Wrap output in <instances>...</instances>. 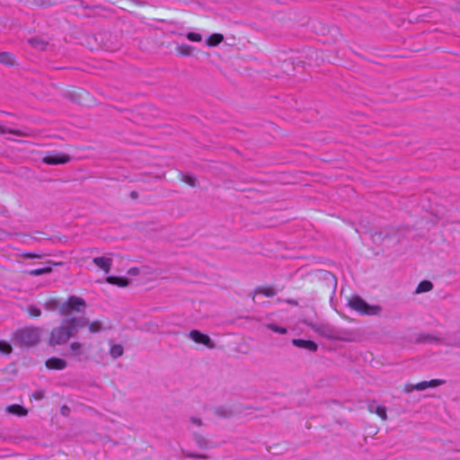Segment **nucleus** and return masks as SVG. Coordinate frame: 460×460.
<instances>
[{
  "label": "nucleus",
  "instance_id": "obj_1",
  "mask_svg": "<svg viewBox=\"0 0 460 460\" xmlns=\"http://www.w3.org/2000/svg\"><path fill=\"white\" fill-rule=\"evenodd\" d=\"M87 318L71 317L65 319L60 326L54 328L49 335V345H64L71 337H75L79 329L85 327Z\"/></svg>",
  "mask_w": 460,
  "mask_h": 460
},
{
  "label": "nucleus",
  "instance_id": "obj_2",
  "mask_svg": "<svg viewBox=\"0 0 460 460\" xmlns=\"http://www.w3.org/2000/svg\"><path fill=\"white\" fill-rule=\"evenodd\" d=\"M40 328L28 326L17 330L13 333V339L23 345H34L40 341Z\"/></svg>",
  "mask_w": 460,
  "mask_h": 460
},
{
  "label": "nucleus",
  "instance_id": "obj_3",
  "mask_svg": "<svg viewBox=\"0 0 460 460\" xmlns=\"http://www.w3.org/2000/svg\"><path fill=\"white\" fill-rule=\"evenodd\" d=\"M86 308V302L82 297L76 296H71L68 299L63 303L58 312L60 315L68 316L72 313H83Z\"/></svg>",
  "mask_w": 460,
  "mask_h": 460
},
{
  "label": "nucleus",
  "instance_id": "obj_4",
  "mask_svg": "<svg viewBox=\"0 0 460 460\" xmlns=\"http://www.w3.org/2000/svg\"><path fill=\"white\" fill-rule=\"evenodd\" d=\"M349 305L355 311L367 315H374L380 312L379 306L370 305L359 296H353L349 301Z\"/></svg>",
  "mask_w": 460,
  "mask_h": 460
},
{
  "label": "nucleus",
  "instance_id": "obj_5",
  "mask_svg": "<svg viewBox=\"0 0 460 460\" xmlns=\"http://www.w3.org/2000/svg\"><path fill=\"white\" fill-rule=\"evenodd\" d=\"M71 160L70 155L60 151L49 152L43 158L42 162L47 164H65Z\"/></svg>",
  "mask_w": 460,
  "mask_h": 460
},
{
  "label": "nucleus",
  "instance_id": "obj_6",
  "mask_svg": "<svg viewBox=\"0 0 460 460\" xmlns=\"http://www.w3.org/2000/svg\"><path fill=\"white\" fill-rule=\"evenodd\" d=\"M445 384V380L432 379L430 381H422L414 385H407L404 388L406 393H411L412 390L423 391L427 388H433Z\"/></svg>",
  "mask_w": 460,
  "mask_h": 460
},
{
  "label": "nucleus",
  "instance_id": "obj_7",
  "mask_svg": "<svg viewBox=\"0 0 460 460\" xmlns=\"http://www.w3.org/2000/svg\"><path fill=\"white\" fill-rule=\"evenodd\" d=\"M189 337L196 343L204 344L209 349L214 348V343L212 342L210 338L208 335L201 333L197 330L191 331L189 334Z\"/></svg>",
  "mask_w": 460,
  "mask_h": 460
},
{
  "label": "nucleus",
  "instance_id": "obj_8",
  "mask_svg": "<svg viewBox=\"0 0 460 460\" xmlns=\"http://www.w3.org/2000/svg\"><path fill=\"white\" fill-rule=\"evenodd\" d=\"M93 263L102 270L106 274H108L111 270L112 265V259L108 257H95L93 260Z\"/></svg>",
  "mask_w": 460,
  "mask_h": 460
},
{
  "label": "nucleus",
  "instance_id": "obj_9",
  "mask_svg": "<svg viewBox=\"0 0 460 460\" xmlns=\"http://www.w3.org/2000/svg\"><path fill=\"white\" fill-rule=\"evenodd\" d=\"M66 361L59 358H50L46 361L49 369L62 370L66 367Z\"/></svg>",
  "mask_w": 460,
  "mask_h": 460
},
{
  "label": "nucleus",
  "instance_id": "obj_10",
  "mask_svg": "<svg viewBox=\"0 0 460 460\" xmlns=\"http://www.w3.org/2000/svg\"><path fill=\"white\" fill-rule=\"evenodd\" d=\"M292 343L298 348L306 349L310 351H315L317 349V345L312 341H305L301 339H295L292 341Z\"/></svg>",
  "mask_w": 460,
  "mask_h": 460
},
{
  "label": "nucleus",
  "instance_id": "obj_11",
  "mask_svg": "<svg viewBox=\"0 0 460 460\" xmlns=\"http://www.w3.org/2000/svg\"><path fill=\"white\" fill-rule=\"evenodd\" d=\"M0 133L1 134H13L19 137H29L31 136V131L30 130H21V129H10L4 126L0 125Z\"/></svg>",
  "mask_w": 460,
  "mask_h": 460
},
{
  "label": "nucleus",
  "instance_id": "obj_12",
  "mask_svg": "<svg viewBox=\"0 0 460 460\" xmlns=\"http://www.w3.org/2000/svg\"><path fill=\"white\" fill-rule=\"evenodd\" d=\"M106 282L111 285H116L124 288L128 285V279L126 278L109 276L106 278Z\"/></svg>",
  "mask_w": 460,
  "mask_h": 460
},
{
  "label": "nucleus",
  "instance_id": "obj_13",
  "mask_svg": "<svg viewBox=\"0 0 460 460\" xmlns=\"http://www.w3.org/2000/svg\"><path fill=\"white\" fill-rule=\"evenodd\" d=\"M69 348L72 355L81 359V356L84 355L83 344L78 341H74L70 344Z\"/></svg>",
  "mask_w": 460,
  "mask_h": 460
},
{
  "label": "nucleus",
  "instance_id": "obj_14",
  "mask_svg": "<svg viewBox=\"0 0 460 460\" xmlns=\"http://www.w3.org/2000/svg\"><path fill=\"white\" fill-rule=\"evenodd\" d=\"M6 411L17 416H25L28 413V411L19 404H13L7 407Z\"/></svg>",
  "mask_w": 460,
  "mask_h": 460
},
{
  "label": "nucleus",
  "instance_id": "obj_15",
  "mask_svg": "<svg viewBox=\"0 0 460 460\" xmlns=\"http://www.w3.org/2000/svg\"><path fill=\"white\" fill-rule=\"evenodd\" d=\"M276 290L272 287H259L254 290V296L261 294L267 297H271L276 295Z\"/></svg>",
  "mask_w": 460,
  "mask_h": 460
},
{
  "label": "nucleus",
  "instance_id": "obj_16",
  "mask_svg": "<svg viewBox=\"0 0 460 460\" xmlns=\"http://www.w3.org/2000/svg\"><path fill=\"white\" fill-rule=\"evenodd\" d=\"M88 327V330L91 333H98L100 332L103 326H102V323L101 321H93V322H89L87 320V324L85 325Z\"/></svg>",
  "mask_w": 460,
  "mask_h": 460
},
{
  "label": "nucleus",
  "instance_id": "obj_17",
  "mask_svg": "<svg viewBox=\"0 0 460 460\" xmlns=\"http://www.w3.org/2000/svg\"><path fill=\"white\" fill-rule=\"evenodd\" d=\"M432 288H433V285L430 281L423 280L418 285L415 292L417 294L428 292V291H430L432 289Z\"/></svg>",
  "mask_w": 460,
  "mask_h": 460
},
{
  "label": "nucleus",
  "instance_id": "obj_18",
  "mask_svg": "<svg viewBox=\"0 0 460 460\" xmlns=\"http://www.w3.org/2000/svg\"><path fill=\"white\" fill-rule=\"evenodd\" d=\"M124 349L120 344H114L111 347L110 354L113 358L122 356Z\"/></svg>",
  "mask_w": 460,
  "mask_h": 460
},
{
  "label": "nucleus",
  "instance_id": "obj_19",
  "mask_svg": "<svg viewBox=\"0 0 460 460\" xmlns=\"http://www.w3.org/2000/svg\"><path fill=\"white\" fill-rule=\"evenodd\" d=\"M223 35L215 33L212 34L207 40L208 46H217L223 40Z\"/></svg>",
  "mask_w": 460,
  "mask_h": 460
},
{
  "label": "nucleus",
  "instance_id": "obj_20",
  "mask_svg": "<svg viewBox=\"0 0 460 460\" xmlns=\"http://www.w3.org/2000/svg\"><path fill=\"white\" fill-rule=\"evenodd\" d=\"M51 270H52L51 267H43V268L31 270L28 271V273L31 276H40V275L49 273V272H51Z\"/></svg>",
  "mask_w": 460,
  "mask_h": 460
},
{
  "label": "nucleus",
  "instance_id": "obj_21",
  "mask_svg": "<svg viewBox=\"0 0 460 460\" xmlns=\"http://www.w3.org/2000/svg\"><path fill=\"white\" fill-rule=\"evenodd\" d=\"M369 409L371 411H375L382 420H386V411L384 406H374L370 405Z\"/></svg>",
  "mask_w": 460,
  "mask_h": 460
},
{
  "label": "nucleus",
  "instance_id": "obj_22",
  "mask_svg": "<svg viewBox=\"0 0 460 460\" xmlns=\"http://www.w3.org/2000/svg\"><path fill=\"white\" fill-rule=\"evenodd\" d=\"M0 62L5 65H13L14 63V59L13 55L7 52L0 53Z\"/></svg>",
  "mask_w": 460,
  "mask_h": 460
},
{
  "label": "nucleus",
  "instance_id": "obj_23",
  "mask_svg": "<svg viewBox=\"0 0 460 460\" xmlns=\"http://www.w3.org/2000/svg\"><path fill=\"white\" fill-rule=\"evenodd\" d=\"M267 328L270 329V331L279 333V334L287 333V329L285 327L279 326L275 323L267 324Z\"/></svg>",
  "mask_w": 460,
  "mask_h": 460
},
{
  "label": "nucleus",
  "instance_id": "obj_24",
  "mask_svg": "<svg viewBox=\"0 0 460 460\" xmlns=\"http://www.w3.org/2000/svg\"><path fill=\"white\" fill-rule=\"evenodd\" d=\"M12 346L8 342L0 341V352L2 354L8 355L12 352Z\"/></svg>",
  "mask_w": 460,
  "mask_h": 460
},
{
  "label": "nucleus",
  "instance_id": "obj_25",
  "mask_svg": "<svg viewBox=\"0 0 460 460\" xmlns=\"http://www.w3.org/2000/svg\"><path fill=\"white\" fill-rule=\"evenodd\" d=\"M187 38H188V40H190L191 41H197V42H199L202 40L201 35L199 33H196V32H189L187 34Z\"/></svg>",
  "mask_w": 460,
  "mask_h": 460
},
{
  "label": "nucleus",
  "instance_id": "obj_26",
  "mask_svg": "<svg viewBox=\"0 0 460 460\" xmlns=\"http://www.w3.org/2000/svg\"><path fill=\"white\" fill-rule=\"evenodd\" d=\"M190 47L187 45H181L179 47V51L181 54L188 56L190 54Z\"/></svg>",
  "mask_w": 460,
  "mask_h": 460
},
{
  "label": "nucleus",
  "instance_id": "obj_27",
  "mask_svg": "<svg viewBox=\"0 0 460 460\" xmlns=\"http://www.w3.org/2000/svg\"><path fill=\"white\" fill-rule=\"evenodd\" d=\"M29 313L31 315L34 316V317H38L41 314V311L40 309H39L38 307H35V306H31L29 308Z\"/></svg>",
  "mask_w": 460,
  "mask_h": 460
},
{
  "label": "nucleus",
  "instance_id": "obj_28",
  "mask_svg": "<svg viewBox=\"0 0 460 460\" xmlns=\"http://www.w3.org/2000/svg\"><path fill=\"white\" fill-rule=\"evenodd\" d=\"M184 181L187 182L190 186H195V184H196V179L190 175H187L184 177Z\"/></svg>",
  "mask_w": 460,
  "mask_h": 460
},
{
  "label": "nucleus",
  "instance_id": "obj_29",
  "mask_svg": "<svg viewBox=\"0 0 460 460\" xmlns=\"http://www.w3.org/2000/svg\"><path fill=\"white\" fill-rule=\"evenodd\" d=\"M33 397L36 399V400H40L43 398V392L42 391H37L33 394Z\"/></svg>",
  "mask_w": 460,
  "mask_h": 460
},
{
  "label": "nucleus",
  "instance_id": "obj_30",
  "mask_svg": "<svg viewBox=\"0 0 460 460\" xmlns=\"http://www.w3.org/2000/svg\"><path fill=\"white\" fill-rule=\"evenodd\" d=\"M25 257L29 258V259H40L42 256L40 254H36V253H28L25 255Z\"/></svg>",
  "mask_w": 460,
  "mask_h": 460
},
{
  "label": "nucleus",
  "instance_id": "obj_31",
  "mask_svg": "<svg viewBox=\"0 0 460 460\" xmlns=\"http://www.w3.org/2000/svg\"><path fill=\"white\" fill-rule=\"evenodd\" d=\"M190 421L197 426L201 425V420L196 417H191Z\"/></svg>",
  "mask_w": 460,
  "mask_h": 460
},
{
  "label": "nucleus",
  "instance_id": "obj_32",
  "mask_svg": "<svg viewBox=\"0 0 460 460\" xmlns=\"http://www.w3.org/2000/svg\"><path fill=\"white\" fill-rule=\"evenodd\" d=\"M197 443L200 446V447H206L207 443L204 439H201L200 438H197Z\"/></svg>",
  "mask_w": 460,
  "mask_h": 460
},
{
  "label": "nucleus",
  "instance_id": "obj_33",
  "mask_svg": "<svg viewBox=\"0 0 460 460\" xmlns=\"http://www.w3.org/2000/svg\"><path fill=\"white\" fill-rule=\"evenodd\" d=\"M217 414L225 416V417L228 415L227 413H225V412L224 413H219L218 411H217Z\"/></svg>",
  "mask_w": 460,
  "mask_h": 460
}]
</instances>
